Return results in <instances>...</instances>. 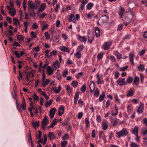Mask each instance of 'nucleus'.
Here are the masks:
<instances>
[{"mask_svg":"<svg viewBox=\"0 0 147 147\" xmlns=\"http://www.w3.org/2000/svg\"><path fill=\"white\" fill-rule=\"evenodd\" d=\"M86 90V87L85 85L84 84L82 86L81 88V91L82 93H84L85 92Z\"/></svg>","mask_w":147,"mask_h":147,"instance_id":"44","label":"nucleus"},{"mask_svg":"<svg viewBox=\"0 0 147 147\" xmlns=\"http://www.w3.org/2000/svg\"><path fill=\"white\" fill-rule=\"evenodd\" d=\"M145 66L142 64H140L137 67L138 70L140 71H143L145 69Z\"/></svg>","mask_w":147,"mask_h":147,"instance_id":"21","label":"nucleus"},{"mask_svg":"<svg viewBox=\"0 0 147 147\" xmlns=\"http://www.w3.org/2000/svg\"><path fill=\"white\" fill-rule=\"evenodd\" d=\"M85 122L86 123V127H87L90 125V123L89 122V119L88 118H86L85 119Z\"/></svg>","mask_w":147,"mask_h":147,"instance_id":"51","label":"nucleus"},{"mask_svg":"<svg viewBox=\"0 0 147 147\" xmlns=\"http://www.w3.org/2000/svg\"><path fill=\"white\" fill-rule=\"evenodd\" d=\"M57 119H54L53 121L52 122L51 125L49 126L51 128H53L54 127L55 125L57 124Z\"/></svg>","mask_w":147,"mask_h":147,"instance_id":"26","label":"nucleus"},{"mask_svg":"<svg viewBox=\"0 0 147 147\" xmlns=\"http://www.w3.org/2000/svg\"><path fill=\"white\" fill-rule=\"evenodd\" d=\"M103 17L102 18L103 23H107L109 20V17L106 15L103 16Z\"/></svg>","mask_w":147,"mask_h":147,"instance_id":"23","label":"nucleus"},{"mask_svg":"<svg viewBox=\"0 0 147 147\" xmlns=\"http://www.w3.org/2000/svg\"><path fill=\"white\" fill-rule=\"evenodd\" d=\"M138 127L137 126H135L133 129L132 132V134H134L138 138Z\"/></svg>","mask_w":147,"mask_h":147,"instance_id":"12","label":"nucleus"},{"mask_svg":"<svg viewBox=\"0 0 147 147\" xmlns=\"http://www.w3.org/2000/svg\"><path fill=\"white\" fill-rule=\"evenodd\" d=\"M128 67V66L127 65L125 66L124 67H122L120 69V71H125Z\"/></svg>","mask_w":147,"mask_h":147,"instance_id":"62","label":"nucleus"},{"mask_svg":"<svg viewBox=\"0 0 147 147\" xmlns=\"http://www.w3.org/2000/svg\"><path fill=\"white\" fill-rule=\"evenodd\" d=\"M144 105L143 103H141L140 106L138 107L137 112L139 113H141L143 112Z\"/></svg>","mask_w":147,"mask_h":147,"instance_id":"15","label":"nucleus"},{"mask_svg":"<svg viewBox=\"0 0 147 147\" xmlns=\"http://www.w3.org/2000/svg\"><path fill=\"white\" fill-rule=\"evenodd\" d=\"M114 55L116 57L117 59H120L122 57V55L119 53L117 51H115L114 53Z\"/></svg>","mask_w":147,"mask_h":147,"instance_id":"18","label":"nucleus"},{"mask_svg":"<svg viewBox=\"0 0 147 147\" xmlns=\"http://www.w3.org/2000/svg\"><path fill=\"white\" fill-rule=\"evenodd\" d=\"M61 87L60 86H59L58 87V89L57 90V88H53V89L54 90V91L56 93H59L60 91L61 90Z\"/></svg>","mask_w":147,"mask_h":147,"instance_id":"42","label":"nucleus"},{"mask_svg":"<svg viewBox=\"0 0 147 147\" xmlns=\"http://www.w3.org/2000/svg\"><path fill=\"white\" fill-rule=\"evenodd\" d=\"M97 84H103L102 81H101L100 77L99 75H97Z\"/></svg>","mask_w":147,"mask_h":147,"instance_id":"39","label":"nucleus"},{"mask_svg":"<svg viewBox=\"0 0 147 147\" xmlns=\"http://www.w3.org/2000/svg\"><path fill=\"white\" fill-rule=\"evenodd\" d=\"M17 39L19 40V42L20 43L21 42H23L24 41L23 37L20 35H17Z\"/></svg>","mask_w":147,"mask_h":147,"instance_id":"25","label":"nucleus"},{"mask_svg":"<svg viewBox=\"0 0 147 147\" xmlns=\"http://www.w3.org/2000/svg\"><path fill=\"white\" fill-rule=\"evenodd\" d=\"M133 15V13H132L129 14L127 16H125V18L123 19V20L126 21L128 23L133 22L132 19Z\"/></svg>","mask_w":147,"mask_h":147,"instance_id":"3","label":"nucleus"},{"mask_svg":"<svg viewBox=\"0 0 147 147\" xmlns=\"http://www.w3.org/2000/svg\"><path fill=\"white\" fill-rule=\"evenodd\" d=\"M29 132L30 133V135H28V138L29 141V143H30V142L31 143V147H34V144L33 143L32 139L31 138V132L30 130H29Z\"/></svg>","mask_w":147,"mask_h":147,"instance_id":"19","label":"nucleus"},{"mask_svg":"<svg viewBox=\"0 0 147 147\" xmlns=\"http://www.w3.org/2000/svg\"><path fill=\"white\" fill-rule=\"evenodd\" d=\"M67 142L66 141H63L61 142V147H65L66 145Z\"/></svg>","mask_w":147,"mask_h":147,"instance_id":"58","label":"nucleus"},{"mask_svg":"<svg viewBox=\"0 0 147 147\" xmlns=\"http://www.w3.org/2000/svg\"><path fill=\"white\" fill-rule=\"evenodd\" d=\"M48 136L51 139H53L55 137L54 134L51 132H50L49 133Z\"/></svg>","mask_w":147,"mask_h":147,"instance_id":"45","label":"nucleus"},{"mask_svg":"<svg viewBox=\"0 0 147 147\" xmlns=\"http://www.w3.org/2000/svg\"><path fill=\"white\" fill-rule=\"evenodd\" d=\"M105 96V93L104 92H102L101 94L99 96V100L100 101H102L103 100Z\"/></svg>","mask_w":147,"mask_h":147,"instance_id":"31","label":"nucleus"},{"mask_svg":"<svg viewBox=\"0 0 147 147\" xmlns=\"http://www.w3.org/2000/svg\"><path fill=\"white\" fill-rule=\"evenodd\" d=\"M47 74L49 75H52L53 73V70L51 67L50 66H48L47 69Z\"/></svg>","mask_w":147,"mask_h":147,"instance_id":"17","label":"nucleus"},{"mask_svg":"<svg viewBox=\"0 0 147 147\" xmlns=\"http://www.w3.org/2000/svg\"><path fill=\"white\" fill-rule=\"evenodd\" d=\"M145 53V50L143 49L140 51L139 55L140 56H143L144 55Z\"/></svg>","mask_w":147,"mask_h":147,"instance_id":"64","label":"nucleus"},{"mask_svg":"<svg viewBox=\"0 0 147 147\" xmlns=\"http://www.w3.org/2000/svg\"><path fill=\"white\" fill-rule=\"evenodd\" d=\"M95 32L96 36L97 37H99L100 36V30L97 27H96L95 29Z\"/></svg>","mask_w":147,"mask_h":147,"instance_id":"20","label":"nucleus"},{"mask_svg":"<svg viewBox=\"0 0 147 147\" xmlns=\"http://www.w3.org/2000/svg\"><path fill=\"white\" fill-rule=\"evenodd\" d=\"M50 81V80H49V79H47L45 82L44 81V82H42V87H45L46 86L49 84Z\"/></svg>","mask_w":147,"mask_h":147,"instance_id":"33","label":"nucleus"},{"mask_svg":"<svg viewBox=\"0 0 147 147\" xmlns=\"http://www.w3.org/2000/svg\"><path fill=\"white\" fill-rule=\"evenodd\" d=\"M9 5L11 7L9 6H7V7L8 10L10 11H12L13 10L14 8V5L12 2H10L9 3Z\"/></svg>","mask_w":147,"mask_h":147,"instance_id":"30","label":"nucleus"},{"mask_svg":"<svg viewBox=\"0 0 147 147\" xmlns=\"http://www.w3.org/2000/svg\"><path fill=\"white\" fill-rule=\"evenodd\" d=\"M59 67V65L57 62H55L53 64V67L54 68H57Z\"/></svg>","mask_w":147,"mask_h":147,"instance_id":"40","label":"nucleus"},{"mask_svg":"<svg viewBox=\"0 0 147 147\" xmlns=\"http://www.w3.org/2000/svg\"><path fill=\"white\" fill-rule=\"evenodd\" d=\"M140 81V79L139 77L136 76L134 79L133 85H137L138 84Z\"/></svg>","mask_w":147,"mask_h":147,"instance_id":"13","label":"nucleus"},{"mask_svg":"<svg viewBox=\"0 0 147 147\" xmlns=\"http://www.w3.org/2000/svg\"><path fill=\"white\" fill-rule=\"evenodd\" d=\"M99 137L100 138H102V139L105 138V136L103 132H100L99 134Z\"/></svg>","mask_w":147,"mask_h":147,"instance_id":"57","label":"nucleus"},{"mask_svg":"<svg viewBox=\"0 0 147 147\" xmlns=\"http://www.w3.org/2000/svg\"><path fill=\"white\" fill-rule=\"evenodd\" d=\"M5 34L7 37H8L12 35L13 32L11 30H8L7 31L5 32Z\"/></svg>","mask_w":147,"mask_h":147,"instance_id":"24","label":"nucleus"},{"mask_svg":"<svg viewBox=\"0 0 147 147\" xmlns=\"http://www.w3.org/2000/svg\"><path fill=\"white\" fill-rule=\"evenodd\" d=\"M31 36L33 38H35L36 37L37 35L36 33H35L34 32L32 31L30 33Z\"/></svg>","mask_w":147,"mask_h":147,"instance_id":"60","label":"nucleus"},{"mask_svg":"<svg viewBox=\"0 0 147 147\" xmlns=\"http://www.w3.org/2000/svg\"><path fill=\"white\" fill-rule=\"evenodd\" d=\"M103 56V54L102 53H99L97 56V60L98 61L100 60Z\"/></svg>","mask_w":147,"mask_h":147,"instance_id":"47","label":"nucleus"},{"mask_svg":"<svg viewBox=\"0 0 147 147\" xmlns=\"http://www.w3.org/2000/svg\"><path fill=\"white\" fill-rule=\"evenodd\" d=\"M88 1L83 0L81 1L82 3L80 5V9L82 10H83L85 8V5L87 3Z\"/></svg>","mask_w":147,"mask_h":147,"instance_id":"14","label":"nucleus"},{"mask_svg":"<svg viewBox=\"0 0 147 147\" xmlns=\"http://www.w3.org/2000/svg\"><path fill=\"white\" fill-rule=\"evenodd\" d=\"M56 111V109L55 108H53L51 109L50 111V114H55Z\"/></svg>","mask_w":147,"mask_h":147,"instance_id":"55","label":"nucleus"},{"mask_svg":"<svg viewBox=\"0 0 147 147\" xmlns=\"http://www.w3.org/2000/svg\"><path fill=\"white\" fill-rule=\"evenodd\" d=\"M142 134L143 135V144L147 146V129L142 131Z\"/></svg>","mask_w":147,"mask_h":147,"instance_id":"4","label":"nucleus"},{"mask_svg":"<svg viewBox=\"0 0 147 147\" xmlns=\"http://www.w3.org/2000/svg\"><path fill=\"white\" fill-rule=\"evenodd\" d=\"M78 39L81 41L83 42L84 43H86L87 39L86 37L84 36H82L80 35H79L78 36Z\"/></svg>","mask_w":147,"mask_h":147,"instance_id":"16","label":"nucleus"},{"mask_svg":"<svg viewBox=\"0 0 147 147\" xmlns=\"http://www.w3.org/2000/svg\"><path fill=\"white\" fill-rule=\"evenodd\" d=\"M33 10L30 11V15L31 16L35 17L36 16V13L34 10Z\"/></svg>","mask_w":147,"mask_h":147,"instance_id":"52","label":"nucleus"},{"mask_svg":"<svg viewBox=\"0 0 147 147\" xmlns=\"http://www.w3.org/2000/svg\"><path fill=\"white\" fill-rule=\"evenodd\" d=\"M69 138V136L67 133L65 134L63 137V139L64 140H67Z\"/></svg>","mask_w":147,"mask_h":147,"instance_id":"56","label":"nucleus"},{"mask_svg":"<svg viewBox=\"0 0 147 147\" xmlns=\"http://www.w3.org/2000/svg\"><path fill=\"white\" fill-rule=\"evenodd\" d=\"M71 85L74 87V88H76L78 85V83L76 81L74 80L72 81Z\"/></svg>","mask_w":147,"mask_h":147,"instance_id":"32","label":"nucleus"},{"mask_svg":"<svg viewBox=\"0 0 147 147\" xmlns=\"http://www.w3.org/2000/svg\"><path fill=\"white\" fill-rule=\"evenodd\" d=\"M28 4L29 7L32 9H37L39 3L38 2L34 3L31 1H28Z\"/></svg>","mask_w":147,"mask_h":147,"instance_id":"2","label":"nucleus"},{"mask_svg":"<svg viewBox=\"0 0 147 147\" xmlns=\"http://www.w3.org/2000/svg\"><path fill=\"white\" fill-rule=\"evenodd\" d=\"M99 94V90L98 88H96L94 93V95L96 97H98Z\"/></svg>","mask_w":147,"mask_h":147,"instance_id":"54","label":"nucleus"},{"mask_svg":"<svg viewBox=\"0 0 147 147\" xmlns=\"http://www.w3.org/2000/svg\"><path fill=\"white\" fill-rule=\"evenodd\" d=\"M134 93V90H130L127 94V97H130L132 96Z\"/></svg>","mask_w":147,"mask_h":147,"instance_id":"35","label":"nucleus"},{"mask_svg":"<svg viewBox=\"0 0 147 147\" xmlns=\"http://www.w3.org/2000/svg\"><path fill=\"white\" fill-rule=\"evenodd\" d=\"M68 70L63 71L62 73L63 76L64 77H65L68 75Z\"/></svg>","mask_w":147,"mask_h":147,"instance_id":"59","label":"nucleus"},{"mask_svg":"<svg viewBox=\"0 0 147 147\" xmlns=\"http://www.w3.org/2000/svg\"><path fill=\"white\" fill-rule=\"evenodd\" d=\"M94 13L93 11H91L87 15V17L88 19L91 18L94 16Z\"/></svg>","mask_w":147,"mask_h":147,"instance_id":"29","label":"nucleus"},{"mask_svg":"<svg viewBox=\"0 0 147 147\" xmlns=\"http://www.w3.org/2000/svg\"><path fill=\"white\" fill-rule=\"evenodd\" d=\"M133 80V78L132 77H131L130 76H129L127 78V80H126V83L129 84L131 83Z\"/></svg>","mask_w":147,"mask_h":147,"instance_id":"36","label":"nucleus"},{"mask_svg":"<svg viewBox=\"0 0 147 147\" xmlns=\"http://www.w3.org/2000/svg\"><path fill=\"white\" fill-rule=\"evenodd\" d=\"M9 13H11V15L12 16H14L16 13V11L14 10L11 11H9Z\"/></svg>","mask_w":147,"mask_h":147,"instance_id":"61","label":"nucleus"},{"mask_svg":"<svg viewBox=\"0 0 147 147\" xmlns=\"http://www.w3.org/2000/svg\"><path fill=\"white\" fill-rule=\"evenodd\" d=\"M23 100L22 102V104L21 105V107L24 110L26 109V105L24 97H23Z\"/></svg>","mask_w":147,"mask_h":147,"instance_id":"27","label":"nucleus"},{"mask_svg":"<svg viewBox=\"0 0 147 147\" xmlns=\"http://www.w3.org/2000/svg\"><path fill=\"white\" fill-rule=\"evenodd\" d=\"M32 123L33 127L35 129L36 127H38L39 125V122L37 121H34L32 122Z\"/></svg>","mask_w":147,"mask_h":147,"instance_id":"37","label":"nucleus"},{"mask_svg":"<svg viewBox=\"0 0 147 147\" xmlns=\"http://www.w3.org/2000/svg\"><path fill=\"white\" fill-rule=\"evenodd\" d=\"M125 12V9L124 8L121 6L120 7L118 11V13L120 16V18H121L122 15Z\"/></svg>","mask_w":147,"mask_h":147,"instance_id":"9","label":"nucleus"},{"mask_svg":"<svg viewBox=\"0 0 147 147\" xmlns=\"http://www.w3.org/2000/svg\"><path fill=\"white\" fill-rule=\"evenodd\" d=\"M112 45V42H106L102 45L103 49L104 50L108 49L110 48Z\"/></svg>","mask_w":147,"mask_h":147,"instance_id":"6","label":"nucleus"},{"mask_svg":"<svg viewBox=\"0 0 147 147\" xmlns=\"http://www.w3.org/2000/svg\"><path fill=\"white\" fill-rule=\"evenodd\" d=\"M115 110H116V113H112V116H115L116 115H117L118 114V109H117V107L116 105H115Z\"/></svg>","mask_w":147,"mask_h":147,"instance_id":"53","label":"nucleus"},{"mask_svg":"<svg viewBox=\"0 0 147 147\" xmlns=\"http://www.w3.org/2000/svg\"><path fill=\"white\" fill-rule=\"evenodd\" d=\"M102 124L103 129L104 130L107 129L108 128V125L105 122H102Z\"/></svg>","mask_w":147,"mask_h":147,"instance_id":"46","label":"nucleus"},{"mask_svg":"<svg viewBox=\"0 0 147 147\" xmlns=\"http://www.w3.org/2000/svg\"><path fill=\"white\" fill-rule=\"evenodd\" d=\"M46 7V5L44 3L42 4L40 7L37 11L36 13L37 14H38L40 12L43 11L45 9Z\"/></svg>","mask_w":147,"mask_h":147,"instance_id":"10","label":"nucleus"},{"mask_svg":"<svg viewBox=\"0 0 147 147\" xmlns=\"http://www.w3.org/2000/svg\"><path fill=\"white\" fill-rule=\"evenodd\" d=\"M128 133L126 129L123 128L119 132H117L116 134H117V137L119 138L121 137H125L127 136Z\"/></svg>","mask_w":147,"mask_h":147,"instance_id":"1","label":"nucleus"},{"mask_svg":"<svg viewBox=\"0 0 147 147\" xmlns=\"http://www.w3.org/2000/svg\"><path fill=\"white\" fill-rule=\"evenodd\" d=\"M79 97V92H76L74 97V100H78Z\"/></svg>","mask_w":147,"mask_h":147,"instance_id":"49","label":"nucleus"},{"mask_svg":"<svg viewBox=\"0 0 147 147\" xmlns=\"http://www.w3.org/2000/svg\"><path fill=\"white\" fill-rule=\"evenodd\" d=\"M64 108L63 106H61L59 109L58 113L59 115L61 116L63 113Z\"/></svg>","mask_w":147,"mask_h":147,"instance_id":"22","label":"nucleus"},{"mask_svg":"<svg viewBox=\"0 0 147 147\" xmlns=\"http://www.w3.org/2000/svg\"><path fill=\"white\" fill-rule=\"evenodd\" d=\"M78 104H79V105L80 106H81L82 107L84 105V103L81 99H80L78 100Z\"/></svg>","mask_w":147,"mask_h":147,"instance_id":"48","label":"nucleus"},{"mask_svg":"<svg viewBox=\"0 0 147 147\" xmlns=\"http://www.w3.org/2000/svg\"><path fill=\"white\" fill-rule=\"evenodd\" d=\"M53 100H50L49 101H47L45 104V105L46 107H47L50 106Z\"/></svg>","mask_w":147,"mask_h":147,"instance_id":"38","label":"nucleus"},{"mask_svg":"<svg viewBox=\"0 0 147 147\" xmlns=\"http://www.w3.org/2000/svg\"><path fill=\"white\" fill-rule=\"evenodd\" d=\"M83 49V45H79L77 49V52H79L81 51Z\"/></svg>","mask_w":147,"mask_h":147,"instance_id":"50","label":"nucleus"},{"mask_svg":"<svg viewBox=\"0 0 147 147\" xmlns=\"http://www.w3.org/2000/svg\"><path fill=\"white\" fill-rule=\"evenodd\" d=\"M135 54L134 53H131L129 54V57L130 61L134 60Z\"/></svg>","mask_w":147,"mask_h":147,"instance_id":"43","label":"nucleus"},{"mask_svg":"<svg viewBox=\"0 0 147 147\" xmlns=\"http://www.w3.org/2000/svg\"><path fill=\"white\" fill-rule=\"evenodd\" d=\"M117 83L120 86L127 85V83L125 82V79L123 78H119L117 81Z\"/></svg>","mask_w":147,"mask_h":147,"instance_id":"5","label":"nucleus"},{"mask_svg":"<svg viewBox=\"0 0 147 147\" xmlns=\"http://www.w3.org/2000/svg\"><path fill=\"white\" fill-rule=\"evenodd\" d=\"M13 23L15 24L20 25V22H19L18 20L16 18H13Z\"/></svg>","mask_w":147,"mask_h":147,"instance_id":"41","label":"nucleus"},{"mask_svg":"<svg viewBox=\"0 0 147 147\" xmlns=\"http://www.w3.org/2000/svg\"><path fill=\"white\" fill-rule=\"evenodd\" d=\"M60 50L64 52H66L68 53H69L70 51V49L68 47H66L64 46H62L59 47Z\"/></svg>","mask_w":147,"mask_h":147,"instance_id":"8","label":"nucleus"},{"mask_svg":"<svg viewBox=\"0 0 147 147\" xmlns=\"http://www.w3.org/2000/svg\"><path fill=\"white\" fill-rule=\"evenodd\" d=\"M69 21L70 22H72L74 23H76V21L75 19L74 14L72 13L69 16Z\"/></svg>","mask_w":147,"mask_h":147,"instance_id":"11","label":"nucleus"},{"mask_svg":"<svg viewBox=\"0 0 147 147\" xmlns=\"http://www.w3.org/2000/svg\"><path fill=\"white\" fill-rule=\"evenodd\" d=\"M74 56L76 57L78 59H79L81 57V53L79 52H77L76 53L74 54Z\"/></svg>","mask_w":147,"mask_h":147,"instance_id":"63","label":"nucleus"},{"mask_svg":"<svg viewBox=\"0 0 147 147\" xmlns=\"http://www.w3.org/2000/svg\"><path fill=\"white\" fill-rule=\"evenodd\" d=\"M114 96L115 101L118 103H120V99L119 98L117 94L116 93H115L114 95Z\"/></svg>","mask_w":147,"mask_h":147,"instance_id":"34","label":"nucleus"},{"mask_svg":"<svg viewBox=\"0 0 147 147\" xmlns=\"http://www.w3.org/2000/svg\"><path fill=\"white\" fill-rule=\"evenodd\" d=\"M94 6L93 4L92 3H89L86 6V8L88 10L91 9Z\"/></svg>","mask_w":147,"mask_h":147,"instance_id":"28","label":"nucleus"},{"mask_svg":"<svg viewBox=\"0 0 147 147\" xmlns=\"http://www.w3.org/2000/svg\"><path fill=\"white\" fill-rule=\"evenodd\" d=\"M48 121L47 117L45 116L42 122L41 126L43 129H45L46 128L47 123Z\"/></svg>","mask_w":147,"mask_h":147,"instance_id":"7","label":"nucleus"}]
</instances>
